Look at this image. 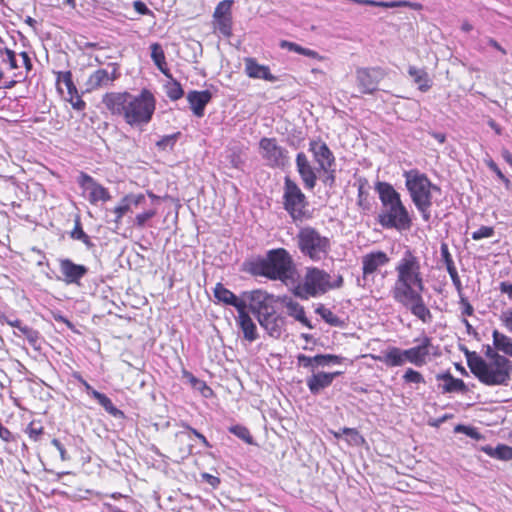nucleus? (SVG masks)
Here are the masks:
<instances>
[{"label":"nucleus","instance_id":"1","mask_svg":"<svg viewBox=\"0 0 512 512\" xmlns=\"http://www.w3.org/2000/svg\"><path fill=\"white\" fill-rule=\"evenodd\" d=\"M395 273L391 288L394 301L423 323H430L432 314L423 298L425 283L419 258L406 250L395 266Z\"/></svg>","mask_w":512,"mask_h":512},{"label":"nucleus","instance_id":"2","mask_svg":"<svg viewBox=\"0 0 512 512\" xmlns=\"http://www.w3.org/2000/svg\"><path fill=\"white\" fill-rule=\"evenodd\" d=\"M102 102L112 115L122 117L132 127L148 124L156 107L155 97L147 89L142 90L139 95L129 92L106 93Z\"/></svg>","mask_w":512,"mask_h":512},{"label":"nucleus","instance_id":"3","mask_svg":"<svg viewBox=\"0 0 512 512\" xmlns=\"http://www.w3.org/2000/svg\"><path fill=\"white\" fill-rule=\"evenodd\" d=\"M467 364L472 374L486 386H507L512 375V361L507 358H497L485 361L476 352H468Z\"/></svg>","mask_w":512,"mask_h":512},{"label":"nucleus","instance_id":"4","mask_svg":"<svg viewBox=\"0 0 512 512\" xmlns=\"http://www.w3.org/2000/svg\"><path fill=\"white\" fill-rule=\"evenodd\" d=\"M342 285L341 275H331L318 267H307L303 278L294 288V294L302 299H309L340 288Z\"/></svg>","mask_w":512,"mask_h":512},{"label":"nucleus","instance_id":"5","mask_svg":"<svg viewBox=\"0 0 512 512\" xmlns=\"http://www.w3.org/2000/svg\"><path fill=\"white\" fill-rule=\"evenodd\" d=\"M403 176L412 202L422 214L423 219L428 221L430 219L429 209L432 205V190H436L437 187L424 173L416 169L405 171Z\"/></svg>","mask_w":512,"mask_h":512},{"label":"nucleus","instance_id":"6","mask_svg":"<svg viewBox=\"0 0 512 512\" xmlns=\"http://www.w3.org/2000/svg\"><path fill=\"white\" fill-rule=\"evenodd\" d=\"M301 254L313 262L325 260L331 251V240L311 226L300 228L296 235Z\"/></svg>","mask_w":512,"mask_h":512},{"label":"nucleus","instance_id":"7","mask_svg":"<svg viewBox=\"0 0 512 512\" xmlns=\"http://www.w3.org/2000/svg\"><path fill=\"white\" fill-rule=\"evenodd\" d=\"M257 267L261 275L283 282L292 277L294 270L293 259L284 248L270 250L266 258L262 259Z\"/></svg>","mask_w":512,"mask_h":512},{"label":"nucleus","instance_id":"8","mask_svg":"<svg viewBox=\"0 0 512 512\" xmlns=\"http://www.w3.org/2000/svg\"><path fill=\"white\" fill-rule=\"evenodd\" d=\"M389 261L387 253L380 250L364 254L361 257L362 277L357 279L358 286L369 290L372 294L379 292V287L375 286V273L379 268L386 266Z\"/></svg>","mask_w":512,"mask_h":512},{"label":"nucleus","instance_id":"9","mask_svg":"<svg viewBox=\"0 0 512 512\" xmlns=\"http://www.w3.org/2000/svg\"><path fill=\"white\" fill-rule=\"evenodd\" d=\"M379 222L385 228H395L399 231L409 230L412 225L411 217L402 201L383 207Z\"/></svg>","mask_w":512,"mask_h":512},{"label":"nucleus","instance_id":"10","mask_svg":"<svg viewBox=\"0 0 512 512\" xmlns=\"http://www.w3.org/2000/svg\"><path fill=\"white\" fill-rule=\"evenodd\" d=\"M279 297H275L262 290L246 291L243 293V302L248 309L256 316L257 320L262 314L266 315L276 308Z\"/></svg>","mask_w":512,"mask_h":512},{"label":"nucleus","instance_id":"11","mask_svg":"<svg viewBox=\"0 0 512 512\" xmlns=\"http://www.w3.org/2000/svg\"><path fill=\"white\" fill-rule=\"evenodd\" d=\"M284 206L293 219H301L304 215L307 201L298 185L289 178L285 179Z\"/></svg>","mask_w":512,"mask_h":512},{"label":"nucleus","instance_id":"12","mask_svg":"<svg viewBox=\"0 0 512 512\" xmlns=\"http://www.w3.org/2000/svg\"><path fill=\"white\" fill-rule=\"evenodd\" d=\"M259 153L270 167L280 168L288 163V151L275 138H262L259 142Z\"/></svg>","mask_w":512,"mask_h":512},{"label":"nucleus","instance_id":"13","mask_svg":"<svg viewBox=\"0 0 512 512\" xmlns=\"http://www.w3.org/2000/svg\"><path fill=\"white\" fill-rule=\"evenodd\" d=\"M78 184L87 195L88 201L93 205L98 202H107L111 199L109 190L84 172L80 173Z\"/></svg>","mask_w":512,"mask_h":512},{"label":"nucleus","instance_id":"14","mask_svg":"<svg viewBox=\"0 0 512 512\" xmlns=\"http://www.w3.org/2000/svg\"><path fill=\"white\" fill-rule=\"evenodd\" d=\"M415 342H418V345L405 349L406 359L408 363L422 367L430 361L431 355H436L435 347L431 338L427 336L417 339Z\"/></svg>","mask_w":512,"mask_h":512},{"label":"nucleus","instance_id":"15","mask_svg":"<svg viewBox=\"0 0 512 512\" xmlns=\"http://www.w3.org/2000/svg\"><path fill=\"white\" fill-rule=\"evenodd\" d=\"M232 0H223L215 8L213 14L214 30L218 31L224 37H230L232 34Z\"/></svg>","mask_w":512,"mask_h":512},{"label":"nucleus","instance_id":"16","mask_svg":"<svg viewBox=\"0 0 512 512\" xmlns=\"http://www.w3.org/2000/svg\"><path fill=\"white\" fill-rule=\"evenodd\" d=\"M59 270L62 280L66 284H80L81 279L87 274L88 268L81 264H76L68 258L58 260Z\"/></svg>","mask_w":512,"mask_h":512},{"label":"nucleus","instance_id":"17","mask_svg":"<svg viewBox=\"0 0 512 512\" xmlns=\"http://www.w3.org/2000/svg\"><path fill=\"white\" fill-rule=\"evenodd\" d=\"M342 357L332 354H318L313 357L305 354L297 355V364L299 367L307 368L311 372L316 371L320 367H327L331 364H340Z\"/></svg>","mask_w":512,"mask_h":512},{"label":"nucleus","instance_id":"18","mask_svg":"<svg viewBox=\"0 0 512 512\" xmlns=\"http://www.w3.org/2000/svg\"><path fill=\"white\" fill-rule=\"evenodd\" d=\"M258 322L270 337L278 339L285 331V317L278 314L276 308L266 315L262 314Z\"/></svg>","mask_w":512,"mask_h":512},{"label":"nucleus","instance_id":"19","mask_svg":"<svg viewBox=\"0 0 512 512\" xmlns=\"http://www.w3.org/2000/svg\"><path fill=\"white\" fill-rule=\"evenodd\" d=\"M381 72L376 69L359 68L356 71V79L359 90L364 94H372L377 90Z\"/></svg>","mask_w":512,"mask_h":512},{"label":"nucleus","instance_id":"20","mask_svg":"<svg viewBox=\"0 0 512 512\" xmlns=\"http://www.w3.org/2000/svg\"><path fill=\"white\" fill-rule=\"evenodd\" d=\"M309 150L312 152L314 160L323 171H328L334 163V156L326 143L320 140H312L309 143Z\"/></svg>","mask_w":512,"mask_h":512},{"label":"nucleus","instance_id":"21","mask_svg":"<svg viewBox=\"0 0 512 512\" xmlns=\"http://www.w3.org/2000/svg\"><path fill=\"white\" fill-rule=\"evenodd\" d=\"M118 77L119 72L116 66H112L111 72L106 69H98L89 76L86 82L87 90L92 91L101 87H107L111 85Z\"/></svg>","mask_w":512,"mask_h":512},{"label":"nucleus","instance_id":"22","mask_svg":"<svg viewBox=\"0 0 512 512\" xmlns=\"http://www.w3.org/2000/svg\"><path fill=\"white\" fill-rule=\"evenodd\" d=\"M145 195L142 193H130L125 195L117 206H115L112 212L115 214L114 222L118 226L125 214L132 210V207H137L145 202Z\"/></svg>","mask_w":512,"mask_h":512},{"label":"nucleus","instance_id":"23","mask_svg":"<svg viewBox=\"0 0 512 512\" xmlns=\"http://www.w3.org/2000/svg\"><path fill=\"white\" fill-rule=\"evenodd\" d=\"M311 373V376L306 379V385L309 391L314 395L319 394L323 389L329 387L333 380L342 374L340 371L331 373L314 371Z\"/></svg>","mask_w":512,"mask_h":512},{"label":"nucleus","instance_id":"24","mask_svg":"<svg viewBox=\"0 0 512 512\" xmlns=\"http://www.w3.org/2000/svg\"><path fill=\"white\" fill-rule=\"evenodd\" d=\"M237 313L236 323L243 333L244 339L250 343L254 342L259 337L255 322L249 315L248 311H246V307L240 308V310H237Z\"/></svg>","mask_w":512,"mask_h":512},{"label":"nucleus","instance_id":"25","mask_svg":"<svg viewBox=\"0 0 512 512\" xmlns=\"http://www.w3.org/2000/svg\"><path fill=\"white\" fill-rule=\"evenodd\" d=\"M278 303H280L286 309V313L290 317H293L303 326L312 329L311 322L306 317L304 307L299 302L289 296H282L279 297Z\"/></svg>","mask_w":512,"mask_h":512},{"label":"nucleus","instance_id":"26","mask_svg":"<svg viewBox=\"0 0 512 512\" xmlns=\"http://www.w3.org/2000/svg\"><path fill=\"white\" fill-rule=\"evenodd\" d=\"M245 73L249 78L262 79L268 82H276L278 78L274 76L268 66L259 64L254 58L244 59Z\"/></svg>","mask_w":512,"mask_h":512},{"label":"nucleus","instance_id":"27","mask_svg":"<svg viewBox=\"0 0 512 512\" xmlns=\"http://www.w3.org/2000/svg\"><path fill=\"white\" fill-rule=\"evenodd\" d=\"M296 167L305 187L313 189L316 185L317 177L314 168L303 152L298 153L296 156Z\"/></svg>","mask_w":512,"mask_h":512},{"label":"nucleus","instance_id":"28","mask_svg":"<svg viewBox=\"0 0 512 512\" xmlns=\"http://www.w3.org/2000/svg\"><path fill=\"white\" fill-rule=\"evenodd\" d=\"M370 357L388 367L402 366L407 362L405 350L398 347H389L383 355H370Z\"/></svg>","mask_w":512,"mask_h":512},{"label":"nucleus","instance_id":"29","mask_svg":"<svg viewBox=\"0 0 512 512\" xmlns=\"http://www.w3.org/2000/svg\"><path fill=\"white\" fill-rule=\"evenodd\" d=\"M187 100L193 113L197 117H202L204 115L205 106L211 100V93L207 90L191 91L187 95Z\"/></svg>","mask_w":512,"mask_h":512},{"label":"nucleus","instance_id":"30","mask_svg":"<svg viewBox=\"0 0 512 512\" xmlns=\"http://www.w3.org/2000/svg\"><path fill=\"white\" fill-rule=\"evenodd\" d=\"M214 296L219 302L231 305L235 307L236 310H240V308L246 307L243 302V294L238 297L232 291L224 287V285L221 283L216 284L214 288Z\"/></svg>","mask_w":512,"mask_h":512},{"label":"nucleus","instance_id":"31","mask_svg":"<svg viewBox=\"0 0 512 512\" xmlns=\"http://www.w3.org/2000/svg\"><path fill=\"white\" fill-rule=\"evenodd\" d=\"M492 342L497 351H500L506 357L512 358V337L494 329L492 331Z\"/></svg>","mask_w":512,"mask_h":512},{"label":"nucleus","instance_id":"32","mask_svg":"<svg viewBox=\"0 0 512 512\" xmlns=\"http://www.w3.org/2000/svg\"><path fill=\"white\" fill-rule=\"evenodd\" d=\"M376 190L379 194L383 207L401 201L400 194L389 183L379 182L376 186Z\"/></svg>","mask_w":512,"mask_h":512},{"label":"nucleus","instance_id":"33","mask_svg":"<svg viewBox=\"0 0 512 512\" xmlns=\"http://www.w3.org/2000/svg\"><path fill=\"white\" fill-rule=\"evenodd\" d=\"M408 74L413 78L414 83L417 84L420 91L426 92L431 88L432 80L424 69L410 66Z\"/></svg>","mask_w":512,"mask_h":512},{"label":"nucleus","instance_id":"34","mask_svg":"<svg viewBox=\"0 0 512 512\" xmlns=\"http://www.w3.org/2000/svg\"><path fill=\"white\" fill-rule=\"evenodd\" d=\"M57 89L60 93H63V89L66 88L67 96L76 94V86L72 81V74L70 71L57 72Z\"/></svg>","mask_w":512,"mask_h":512},{"label":"nucleus","instance_id":"35","mask_svg":"<svg viewBox=\"0 0 512 512\" xmlns=\"http://www.w3.org/2000/svg\"><path fill=\"white\" fill-rule=\"evenodd\" d=\"M438 379H442L444 384L442 386L443 392L451 393L457 391H463L465 389V383L462 379L454 378L451 374L439 375Z\"/></svg>","mask_w":512,"mask_h":512},{"label":"nucleus","instance_id":"36","mask_svg":"<svg viewBox=\"0 0 512 512\" xmlns=\"http://www.w3.org/2000/svg\"><path fill=\"white\" fill-rule=\"evenodd\" d=\"M151 49V58L157 68L164 74H167V63L165 59L164 51L160 44L153 43L150 46Z\"/></svg>","mask_w":512,"mask_h":512},{"label":"nucleus","instance_id":"37","mask_svg":"<svg viewBox=\"0 0 512 512\" xmlns=\"http://www.w3.org/2000/svg\"><path fill=\"white\" fill-rule=\"evenodd\" d=\"M92 397L95 398L109 414L113 416L122 414L121 411L114 406L112 401L105 394L98 391H92Z\"/></svg>","mask_w":512,"mask_h":512},{"label":"nucleus","instance_id":"38","mask_svg":"<svg viewBox=\"0 0 512 512\" xmlns=\"http://www.w3.org/2000/svg\"><path fill=\"white\" fill-rule=\"evenodd\" d=\"M372 6L375 7H384V8H396V7H409L414 10H420L422 9V5L415 2H409V1H390V2H384V1H378V2H370Z\"/></svg>","mask_w":512,"mask_h":512},{"label":"nucleus","instance_id":"39","mask_svg":"<svg viewBox=\"0 0 512 512\" xmlns=\"http://www.w3.org/2000/svg\"><path fill=\"white\" fill-rule=\"evenodd\" d=\"M342 432L345 436V440L349 445L361 446L365 440L360 433L354 428H343Z\"/></svg>","mask_w":512,"mask_h":512},{"label":"nucleus","instance_id":"40","mask_svg":"<svg viewBox=\"0 0 512 512\" xmlns=\"http://www.w3.org/2000/svg\"><path fill=\"white\" fill-rule=\"evenodd\" d=\"M166 94L171 100L182 98L184 91L179 82L171 80L166 84Z\"/></svg>","mask_w":512,"mask_h":512},{"label":"nucleus","instance_id":"41","mask_svg":"<svg viewBox=\"0 0 512 512\" xmlns=\"http://www.w3.org/2000/svg\"><path fill=\"white\" fill-rule=\"evenodd\" d=\"M229 431L232 434H234L235 436H237L238 438H240L241 440H243L244 442H246L247 444L253 443V438H252L249 430L245 426H242V425L231 426L229 428Z\"/></svg>","mask_w":512,"mask_h":512},{"label":"nucleus","instance_id":"42","mask_svg":"<svg viewBox=\"0 0 512 512\" xmlns=\"http://www.w3.org/2000/svg\"><path fill=\"white\" fill-rule=\"evenodd\" d=\"M71 237L75 240L83 242L88 248L93 246L90 237L83 231L78 221L76 222L74 229L71 231Z\"/></svg>","mask_w":512,"mask_h":512},{"label":"nucleus","instance_id":"43","mask_svg":"<svg viewBox=\"0 0 512 512\" xmlns=\"http://www.w3.org/2000/svg\"><path fill=\"white\" fill-rule=\"evenodd\" d=\"M157 214L156 208H150L148 210H145L135 216L134 224L137 227L143 228L147 221L152 219Z\"/></svg>","mask_w":512,"mask_h":512},{"label":"nucleus","instance_id":"44","mask_svg":"<svg viewBox=\"0 0 512 512\" xmlns=\"http://www.w3.org/2000/svg\"><path fill=\"white\" fill-rule=\"evenodd\" d=\"M403 379L406 383H424V377L422 374L412 368H408L404 375Z\"/></svg>","mask_w":512,"mask_h":512},{"label":"nucleus","instance_id":"45","mask_svg":"<svg viewBox=\"0 0 512 512\" xmlns=\"http://www.w3.org/2000/svg\"><path fill=\"white\" fill-rule=\"evenodd\" d=\"M491 455L501 460H510L512 459V448L505 445H500L494 449Z\"/></svg>","mask_w":512,"mask_h":512},{"label":"nucleus","instance_id":"46","mask_svg":"<svg viewBox=\"0 0 512 512\" xmlns=\"http://www.w3.org/2000/svg\"><path fill=\"white\" fill-rule=\"evenodd\" d=\"M495 231L493 227L490 226H481L478 230L472 233L473 240H481L484 238H490L494 235Z\"/></svg>","mask_w":512,"mask_h":512},{"label":"nucleus","instance_id":"47","mask_svg":"<svg viewBox=\"0 0 512 512\" xmlns=\"http://www.w3.org/2000/svg\"><path fill=\"white\" fill-rule=\"evenodd\" d=\"M499 320L502 326L512 334V308H508L501 312Z\"/></svg>","mask_w":512,"mask_h":512},{"label":"nucleus","instance_id":"48","mask_svg":"<svg viewBox=\"0 0 512 512\" xmlns=\"http://www.w3.org/2000/svg\"><path fill=\"white\" fill-rule=\"evenodd\" d=\"M19 331L27 338V340L35 346L39 340V334L28 326H19Z\"/></svg>","mask_w":512,"mask_h":512},{"label":"nucleus","instance_id":"49","mask_svg":"<svg viewBox=\"0 0 512 512\" xmlns=\"http://www.w3.org/2000/svg\"><path fill=\"white\" fill-rule=\"evenodd\" d=\"M177 137H178V133L164 136L162 139H160L156 143V145L158 148L163 149V150L166 149L167 147L172 148L177 140Z\"/></svg>","mask_w":512,"mask_h":512},{"label":"nucleus","instance_id":"50","mask_svg":"<svg viewBox=\"0 0 512 512\" xmlns=\"http://www.w3.org/2000/svg\"><path fill=\"white\" fill-rule=\"evenodd\" d=\"M26 433L32 440L37 441L39 436L43 433V427L32 422L28 425Z\"/></svg>","mask_w":512,"mask_h":512},{"label":"nucleus","instance_id":"51","mask_svg":"<svg viewBox=\"0 0 512 512\" xmlns=\"http://www.w3.org/2000/svg\"><path fill=\"white\" fill-rule=\"evenodd\" d=\"M65 99L70 102L72 107L76 110H83L86 106L85 102L81 99V97L78 95V92L76 91V94L65 96Z\"/></svg>","mask_w":512,"mask_h":512},{"label":"nucleus","instance_id":"52","mask_svg":"<svg viewBox=\"0 0 512 512\" xmlns=\"http://www.w3.org/2000/svg\"><path fill=\"white\" fill-rule=\"evenodd\" d=\"M455 432L464 433L467 436H469L473 439H476V440H478L480 438V434L475 428L464 426V425H457L455 427Z\"/></svg>","mask_w":512,"mask_h":512},{"label":"nucleus","instance_id":"53","mask_svg":"<svg viewBox=\"0 0 512 512\" xmlns=\"http://www.w3.org/2000/svg\"><path fill=\"white\" fill-rule=\"evenodd\" d=\"M485 361H494L498 360L497 358H507L506 356L500 354V351H497L493 346L488 345L485 350Z\"/></svg>","mask_w":512,"mask_h":512},{"label":"nucleus","instance_id":"54","mask_svg":"<svg viewBox=\"0 0 512 512\" xmlns=\"http://www.w3.org/2000/svg\"><path fill=\"white\" fill-rule=\"evenodd\" d=\"M4 62H8L11 69H16L19 67L16 55L12 50L7 49L5 51V57L3 58Z\"/></svg>","mask_w":512,"mask_h":512},{"label":"nucleus","instance_id":"55","mask_svg":"<svg viewBox=\"0 0 512 512\" xmlns=\"http://www.w3.org/2000/svg\"><path fill=\"white\" fill-rule=\"evenodd\" d=\"M447 271L452 279V282L458 291L461 290V281L454 265L448 266Z\"/></svg>","mask_w":512,"mask_h":512},{"label":"nucleus","instance_id":"56","mask_svg":"<svg viewBox=\"0 0 512 512\" xmlns=\"http://www.w3.org/2000/svg\"><path fill=\"white\" fill-rule=\"evenodd\" d=\"M133 7L135 11H137L141 15H149L151 14V10L146 6V4L142 1H135L133 3Z\"/></svg>","mask_w":512,"mask_h":512},{"label":"nucleus","instance_id":"57","mask_svg":"<svg viewBox=\"0 0 512 512\" xmlns=\"http://www.w3.org/2000/svg\"><path fill=\"white\" fill-rule=\"evenodd\" d=\"M441 255L447 267L454 265V262L448 250V246L446 244L441 245Z\"/></svg>","mask_w":512,"mask_h":512},{"label":"nucleus","instance_id":"58","mask_svg":"<svg viewBox=\"0 0 512 512\" xmlns=\"http://www.w3.org/2000/svg\"><path fill=\"white\" fill-rule=\"evenodd\" d=\"M499 289L501 293L506 294L509 300L512 302V283L510 282H501L499 285Z\"/></svg>","mask_w":512,"mask_h":512},{"label":"nucleus","instance_id":"59","mask_svg":"<svg viewBox=\"0 0 512 512\" xmlns=\"http://www.w3.org/2000/svg\"><path fill=\"white\" fill-rule=\"evenodd\" d=\"M52 444L59 451L61 460L62 461L68 460L66 450H65L64 446L60 443V441L57 439H53Z\"/></svg>","mask_w":512,"mask_h":512},{"label":"nucleus","instance_id":"60","mask_svg":"<svg viewBox=\"0 0 512 512\" xmlns=\"http://www.w3.org/2000/svg\"><path fill=\"white\" fill-rule=\"evenodd\" d=\"M202 478L209 483L212 487H217L220 484V479L209 473H203Z\"/></svg>","mask_w":512,"mask_h":512},{"label":"nucleus","instance_id":"61","mask_svg":"<svg viewBox=\"0 0 512 512\" xmlns=\"http://www.w3.org/2000/svg\"><path fill=\"white\" fill-rule=\"evenodd\" d=\"M194 388L199 390L205 397H208L212 393L211 389L206 385V383L201 380L198 381L197 386Z\"/></svg>","mask_w":512,"mask_h":512},{"label":"nucleus","instance_id":"62","mask_svg":"<svg viewBox=\"0 0 512 512\" xmlns=\"http://www.w3.org/2000/svg\"><path fill=\"white\" fill-rule=\"evenodd\" d=\"M487 165L488 167L496 173V175L503 181H506L508 182V180L505 178V176L503 175V173L501 172V170L499 169V167L496 165V163L492 160H489L487 162Z\"/></svg>","mask_w":512,"mask_h":512},{"label":"nucleus","instance_id":"63","mask_svg":"<svg viewBox=\"0 0 512 512\" xmlns=\"http://www.w3.org/2000/svg\"><path fill=\"white\" fill-rule=\"evenodd\" d=\"M322 317L329 324L336 325L338 323L337 317L331 311H329V310H325L322 313Z\"/></svg>","mask_w":512,"mask_h":512},{"label":"nucleus","instance_id":"64","mask_svg":"<svg viewBox=\"0 0 512 512\" xmlns=\"http://www.w3.org/2000/svg\"><path fill=\"white\" fill-rule=\"evenodd\" d=\"M303 55L306 56V57H309V58L317 59L319 61L324 60V57L322 55H320L315 50H312V49H309V48H305L304 49Z\"/></svg>","mask_w":512,"mask_h":512}]
</instances>
